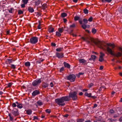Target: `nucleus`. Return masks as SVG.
Here are the masks:
<instances>
[{
    "instance_id": "56",
    "label": "nucleus",
    "mask_w": 122,
    "mask_h": 122,
    "mask_svg": "<svg viewBox=\"0 0 122 122\" xmlns=\"http://www.w3.org/2000/svg\"><path fill=\"white\" fill-rule=\"evenodd\" d=\"M91 97H92V98L93 99H95L96 98H97V97L95 96H91Z\"/></svg>"
},
{
    "instance_id": "25",
    "label": "nucleus",
    "mask_w": 122,
    "mask_h": 122,
    "mask_svg": "<svg viewBox=\"0 0 122 122\" xmlns=\"http://www.w3.org/2000/svg\"><path fill=\"white\" fill-rule=\"evenodd\" d=\"M30 63L29 62H25V65L26 67H29L30 66Z\"/></svg>"
},
{
    "instance_id": "36",
    "label": "nucleus",
    "mask_w": 122,
    "mask_h": 122,
    "mask_svg": "<svg viewBox=\"0 0 122 122\" xmlns=\"http://www.w3.org/2000/svg\"><path fill=\"white\" fill-rule=\"evenodd\" d=\"M80 18V17L78 16H75L74 18V20L75 21L79 19Z\"/></svg>"
},
{
    "instance_id": "18",
    "label": "nucleus",
    "mask_w": 122,
    "mask_h": 122,
    "mask_svg": "<svg viewBox=\"0 0 122 122\" xmlns=\"http://www.w3.org/2000/svg\"><path fill=\"white\" fill-rule=\"evenodd\" d=\"M25 111L26 112V113L28 115H31L32 112V110L30 109H29L27 110H25Z\"/></svg>"
},
{
    "instance_id": "19",
    "label": "nucleus",
    "mask_w": 122,
    "mask_h": 122,
    "mask_svg": "<svg viewBox=\"0 0 122 122\" xmlns=\"http://www.w3.org/2000/svg\"><path fill=\"white\" fill-rule=\"evenodd\" d=\"M41 1L40 0H37L35 2V5L38 6L41 3Z\"/></svg>"
},
{
    "instance_id": "30",
    "label": "nucleus",
    "mask_w": 122,
    "mask_h": 122,
    "mask_svg": "<svg viewBox=\"0 0 122 122\" xmlns=\"http://www.w3.org/2000/svg\"><path fill=\"white\" fill-rule=\"evenodd\" d=\"M97 30L94 28H93L92 29V33L94 34H95L97 32Z\"/></svg>"
},
{
    "instance_id": "9",
    "label": "nucleus",
    "mask_w": 122,
    "mask_h": 122,
    "mask_svg": "<svg viewBox=\"0 0 122 122\" xmlns=\"http://www.w3.org/2000/svg\"><path fill=\"white\" fill-rule=\"evenodd\" d=\"M100 55L99 59L98 61L100 62H102L104 61V59L103 58V57L105 55L102 52H100Z\"/></svg>"
},
{
    "instance_id": "52",
    "label": "nucleus",
    "mask_w": 122,
    "mask_h": 122,
    "mask_svg": "<svg viewBox=\"0 0 122 122\" xmlns=\"http://www.w3.org/2000/svg\"><path fill=\"white\" fill-rule=\"evenodd\" d=\"M51 46L55 47L56 46V44L55 43H54L53 42H52L51 43Z\"/></svg>"
},
{
    "instance_id": "49",
    "label": "nucleus",
    "mask_w": 122,
    "mask_h": 122,
    "mask_svg": "<svg viewBox=\"0 0 122 122\" xmlns=\"http://www.w3.org/2000/svg\"><path fill=\"white\" fill-rule=\"evenodd\" d=\"M75 27V24H73L71 25H70V28H74Z\"/></svg>"
},
{
    "instance_id": "23",
    "label": "nucleus",
    "mask_w": 122,
    "mask_h": 122,
    "mask_svg": "<svg viewBox=\"0 0 122 122\" xmlns=\"http://www.w3.org/2000/svg\"><path fill=\"white\" fill-rule=\"evenodd\" d=\"M63 48L60 47L57 48L56 49V51L57 52H61L63 51Z\"/></svg>"
},
{
    "instance_id": "34",
    "label": "nucleus",
    "mask_w": 122,
    "mask_h": 122,
    "mask_svg": "<svg viewBox=\"0 0 122 122\" xmlns=\"http://www.w3.org/2000/svg\"><path fill=\"white\" fill-rule=\"evenodd\" d=\"M83 21L84 22V24H86L88 22V20L87 19L84 18L83 19Z\"/></svg>"
},
{
    "instance_id": "54",
    "label": "nucleus",
    "mask_w": 122,
    "mask_h": 122,
    "mask_svg": "<svg viewBox=\"0 0 122 122\" xmlns=\"http://www.w3.org/2000/svg\"><path fill=\"white\" fill-rule=\"evenodd\" d=\"M120 13L122 14V7H121L119 10Z\"/></svg>"
},
{
    "instance_id": "7",
    "label": "nucleus",
    "mask_w": 122,
    "mask_h": 122,
    "mask_svg": "<svg viewBox=\"0 0 122 122\" xmlns=\"http://www.w3.org/2000/svg\"><path fill=\"white\" fill-rule=\"evenodd\" d=\"M55 56L56 57L59 59H61L64 57V54L62 52H56Z\"/></svg>"
},
{
    "instance_id": "47",
    "label": "nucleus",
    "mask_w": 122,
    "mask_h": 122,
    "mask_svg": "<svg viewBox=\"0 0 122 122\" xmlns=\"http://www.w3.org/2000/svg\"><path fill=\"white\" fill-rule=\"evenodd\" d=\"M29 0H22V1L23 3H25L27 4Z\"/></svg>"
},
{
    "instance_id": "48",
    "label": "nucleus",
    "mask_w": 122,
    "mask_h": 122,
    "mask_svg": "<svg viewBox=\"0 0 122 122\" xmlns=\"http://www.w3.org/2000/svg\"><path fill=\"white\" fill-rule=\"evenodd\" d=\"M93 18L92 17H91L89 18L88 19V21L89 22H92V21Z\"/></svg>"
},
{
    "instance_id": "10",
    "label": "nucleus",
    "mask_w": 122,
    "mask_h": 122,
    "mask_svg": "<svg viewBox=\"0 0 122 122\" xmlns=\"http://www.w3.org/2000/svg\"><path fill=\"white\" fill-rule=\"evenodd\" d=\"M79 61L80 63H82L84 65H87L88 63L86 61L83 59H79Z\"/></svg>"
},
{
    "instance_id": "50",
    "label": "nucleus",
    "mask_w": 122,
    "mask_h": 122,
    "mask_svg": "<svg viewBox=\"0 0 122 122\" xmlns=\"http://www.w3.org/2000/svg\"><path fill=\"white\" fill-rule=\"evenodd\" d=\"M33 117V120H38V118L37 116H34Z\"/></svg>"
},
{
    "instance_id": "20",
    "label": "nucleus",
    "mask_w": 122,
    "mask_h": 122,
    "mask_svg": "<svg viewBox=\"0 0 122 122\" xmlns=\"http://www.w3.org/2000/svg\"><path fill=\"white\" fill-rule=\"evenodd\" d=\"M16 103L17 104V107L20 109L22 108L23 107L22 104L21 103H18V102H16Z\"/></svg>"
},
{
    "instance_id": "59",
    "label": "nucleus",
    "mask_w": 122,
    "mask_h": 122,
    "mask_svg": "<svg viewBox=\"0 0 122 122\" xmlns=\"http://www.w3.org/2000/svg\"><path fill=\"white\" fill-rule=\"evenodd\" d=\"M63 20L64 23H66L67 22V20L65 18L63 19Z\"/></svg>"
},
{
    "instance_id": "3",
    "label": "nucleus",
    "mask_w": 122,
    "mask_h": 122,
    "mask_svg": "<svg viewBox=\"0 0 122 122\" xmlns=\"http://www.w3.org/2000/svg\"><path fill=\"white\" fill-rule=\"evenodd\" d=\"M77 93L76 92H73L70 93L69 94V96H66L68 97L69 101L71 100L70 98H71L73 101L76 100L77 99Z\"/></svg>"
},
{
    "instance_id": "57",
    "label": "nucleus",
    "mask_w": 122,
    "mask_h": 122,
    "mask_svg": "<svg viewBox=\"0 0 122 122\" xmlns=\"http://www.w3.org/2000/svg\"><path fill=\"white\" fill-rule=\"evenodd\" d=\"M103 66H100V67L99 69L100 70H102L103 69Z\"/></svg>"
},
{
    "instance_id": "2",
    "label": "nucleus",
    "mask_w": 122,
    "mask_h": 122,
    "mask_svg": "<svg viewBox=\"0 0 122 122\" xmlns=\"http://www.w3.org/2000/svg\"><path fill=\"white\" fill-rule=\"evenodd\" d=\"M69 101L68 97L66 96L62 97L60 98L56 99L55 100L56 102L59 106H63L65 104V102Z\"/></svg>"
},
{
    "instance_id": "37",
    "label": "nucleus",
    "mask_w": 122,
    "mask_h": 122,
    "mask_svg": "<svg viewBox=\"0 0 122 122\" xmlns=\"http://www.w3.org/2000/svg\"><path fill=\"white\" fill-rule=\"evenodd\" d=\"M38 105L40 106H41L42 104V102L40 101H39L37 102Z\"/></svg>"
},
{
    "instance_id": "6",
    "label": "nucleus",
    "mask_w": 122,
    "mask_h": 122,
    "mask_svg": "<svg viewBox=\"0 0 122 122\" xmlns=\"http://www.w3.org/2000/svg\"><path fill=\"white\" fill-rule=\"evenodd\" d=\"M41 78L36 79L32 82V85L33 86H37L41 83Z\"/></svg>"
},
{
    "instance_id": "64",
    "label": "nucleus",
    "mask_w": 122,
    "mask_h": 122,
    "mask_svg": "<svg viewBox=\"0 0 122 122\" xmlns=\"http://www.w3.org/2000/svg\"><path fill=\"white\" fill-rule=\"evenodd\" d=\"M119 120L120 122L122 121V116L119 119Z\"/></svg>"
},
{
    "instance_id": "60",
    "label": "nucleus",
    "mask_w": 122,
    "mask_h": 122,
    "mask_svg": "<svg viewBox=\"0 0 122 122\" xmlns=\"http://www.w3.org/2000/svg\"><path fill=\"white\" fill-rule=\"evenodd\" d=\"M50 85L51 87H52L53 86V83L52 82H51L50 83Z\"/></svg>"
},
{
    "instance_id": "27",
    "label": "nucleus",
    "mask_w": 122,
    "mask_h": 122,
    "mask_svg": "<svg viewBox=\"0 0 122 122\" xmlns=\"http://www.w3.org/2000/svg\"><path fill=\"white\" fill-rule=\"evenodd\" d=\"M67 15L66 13L64 12L61 14V16L62 17H64L67 16Z\"/></svg>"
},
{
    "instance_id": "22",
    "label": "nucleus",
    "mask_w": 122,
    "mask_h": 122,
    "mask_svg": "<svg viewBox=\"0 0 122 122\" xmlns=\"http://www.w3.org/2000/svg\"><path fill=\"white\" fill-rule=\"evenodd\" d=\"M64 30V29H63V27H61V28H59L58 29V32H59L60 33H62Z\"/></svg>"
},
{
    "instance_id": "17",
    "label": "nucleus",
    "mask_w": 122,
    "mask_h": 122,
    "mask_svg": "<svg viewBox=\"0 0 122 122\" xmlns=\"http://www.w3.org/2000/svg\"><path fill=\"white\" fill-rule=\"evenodd\" d=\"M40 7H41L42 9L44 10H45L47 8V5L46 3H44Z\"/></svg>"
},
{
    "instance_id": "32",
    "label": "nucleus",
    "mask_w": 122,
    "mask_h": 122,
    "mask_svg": "<svg viewBox=\"0 0 122 122\" xmlns=\"http://www.w3.org/2000/svg\"><path fill=\"white\" fill-rule=\"evenodd\" d=\"M38 22L39 24L37 26V28L38 29H40L41 28V21L40 20Z\"/></svg>"
},
{
    "instance_id": "31",
    "label": "nucleus",
    "mask_w": 122,
    "mask_h": 122,
    "mask_svg": "<svg viewBox=\"0 0 122 122\" xmlns=\"http://www.w3.org/2000/svg\"><path fill=\"white\" fill-rule=\"evenodd\" d=\"M8 116L9 117V119L11 121H12L13 119V117L11 116V115L10 113H9Z\"/></svg>"
},
{
    "instance_id": "35",
    "label": "nucleus",
    "mask_w": 122,
    "mask_h": 122,
    "mask_svg": "<svg viewBox=\"0 0 122 122\" xmlns=\"http://www.w3.org/2000/svg\"><path fill=\"white\" fill-rule=\"evenodd\" d=\"M86 24H84L82 25H81L82 27L84 29H85L87 27Z\"/></svg>"
},
{
    "instance_id": "13",
    "label": "nucleus",
    "mask_w": 122,
    "mask_h": 122,
    "mask_svg": "<svg viewBox=\"0 0 122 122\" xmlns=\"http://www.w3.org/2000/svg\"><path fill=\"white\" fill-rule=\"evenodd\" d=\"M63 64L64 66L65 67H66L68 68H70V65L68 63H67L66 62H64L63 63Z\"/></svg>"
},
{
    "instance_id": "28",
    "label": "nucleus",
    "mask_w": 122,
    "mask_h": 122,
    "mask_svg": "<svg viewBox=\"0 0 122 122\" xmlns=\"http://www.w3.org/2000/svg\"><path fill=\"white\" fill-rule=\"evenodd\" d=\"M103 3L105 2H106L108 3H110L111 2L112 0H101Z\"/></svg>"
},
{
    "instance_id": "16",
    "label": "nucleus",
    "mask_w": 122,
    "mask_h": 122,
    "mask_svg": "<svg viewBox=\"0 0 122 122\" xmlns=\"http://www.w3.org/2000/svg\"><path fill=\"white\" fill-rule=\"evenodd\" d=\"M27 10L29 12L31 13H32L34 11V10L33 8L31 7H28Z\"/></svg>"
},
{
    "instance_id": "12",
    "label": "nucleus",
    "mask_w": 122,
    "mask_h": 122,
    "mask_svg": "<svg viewBox=\"0 0 122 122\" xmlns=\"http://www.w3.org/2000/svg\"><path fill=\"white\" fill-rule=\"evenodd\" d=\"M13 60L12 59H8L5 61V63L7 64H10L12 63Z\"/></svg>"
},
{
    "instance_id": "14",
    "label": "nucleus",
    "mask_w": 122,
    "mask_h": 122,
    "mask_svg": "<svg viewBox=\"0 0 122 122\" xmlns=\"http://www.w3.org/2000/svg\"><path fill=\"white\" fill-rule=\"evenodd\" d=\"M54 28L51 26H49L48 28V31L50 33H52L54 31Z\"/></svg>"
},
{
    "instance_id": "42",
    "label": "nucleus",
    "mask_w": 122,
    "mask_h": 122,
    "mask_svg": "<svg viewBox=\"0 0 122 122\" xmlns=\"http://www.w3.org/2000/svg\"><path fill=\"white\" fill-rule=\"evenodd\" d=\"M11 68L14 69H15L16 67L15 65L13 64H11Z\"/></svg>"
},
{
    "instance_id": "5",
    "label": "nucleus",
    "mask_w": 122,
    "mask_h": 122,
    "mask_svg": "<svg viewBox=\"0 0 122 122\" xmlns=\"http://www.w3.org/2000/svg\"><path fill=\"white\" fill-rule=\"evenodd\" d=\"M38 40V38L36 36H33L30 39L29 42L31 44H35L37 43Z\"/></svg>"
},
{
    "instance_id": "39",
    "label": "nucleus",
    "mask_w": 122,
    "mask_h": 122,
    "mask_svg": "<svg viewBox=\"0 0 122 122\" xmlns=\"http://www.w3.org/2000/svg\"><path fill=\"white\" fill-rule=\"evenodd\" d=\"M45 111L47 113H48L49 114L51 112V110L48 109H46L45 110Z\"/></svg>"
},
{
    "instance_id": "44",
    "label": "nucleus",
    "mask_w": 122,
    "mask_h": 122,
    "mask_svg": "<svg viewBox=\"0 0 122 122\" xmlns=\"http://www.w3.org/2000/svg\"><path fill=\"white\" fill-rule=\"evenodd\" d=\"M16 102L15 103H13L12 104V107H16L17 106L16 105Z\"/></svg>"
},
{
    "instance_id": "55",
    "label": "nucleus",
    "mask_w": 122,
    "mask_h": 122,
    "mask_svg": "<svg viewBox=\"0 0 122 122\" xmlns=\"http://www.w3.org/2000/svg\"><path fill=\"white\" fill-rule=\"evenodd\" d=\"M84 74V73L79 72V76H78V77H79V76L80 75H83Z\"/></svg>"
},
{
    "instance_id": "41",
    "label": "nucleus",
    "mask_w": 122,
    "mask_h": 122,
    "mask_svg": "<svg viewBox=\"0 0 122 122\" xmlns=\"http://www.w3.org/2000/svg\"><path fill=\"white\" fill-rule=\"evenodd\" d=\"M27 4L25 3H23V4H22L21 5V8H24L25 7V5L26 4Z\"/></svg>"
},
{
    "instance_id": "4",
    "label": "nucleus",
    "mask_w": 122,
    "mask_h": 122,
    "mask_svg": "<svg viewBox=\"0 0 122 122\" xmlns=\"http://www.w3.org/2000/svg\"><path fill=\"white\" fill-rule=\"evenodd\" d=\"M67 80L70 81L71 82H74L75 80L76 76L74 74H71L67 76Z\"/></svg>"
},
{
    "instance_id": "8",
    "label": "nucleus",
    "mask_w": 122,
    "mask_h": 122,
    "mask_svg": "<svg viewBox=\"0 0 122 122\" xmlns=\"http://www.w3.org/2000/svg\"><path fill=\"white\" fill-rule=\"evenodd\" d=\"M12 113L15 117L19 115L18 110L17 109H15L13 110L12 111Z\"/></svg>"
},
{
    "instance_id": "43",
    "label": "nucleus",
    "mask_w": 122,
    "mask_h": 122,
    "mask_svg": "<svg viewBox=\"0 0 122 122\" xmlns=\"http://www.w3.org/2000/svg\"><path fill=\"white\" fill-rule=\"evenodd\" d=\"M12 84V82L9 83L7 84V87H11Z\"/></svg>"
},
{
    "instance_id": "15",
    "label": "nucleus",
    "mask_w": 122,
    "mask_h": 122,
    "mask_svg": "<svg viewBox=\"0 0 122 122\" xmlns=\"http://www.w3.org/2000/svg\"><path fill=\"white\" fill-rule=\"evenodd\" d=\"M48 86L49 84L48 83H45L44 82H43L42 85V86L43 87L45 88L48 87Z\"/></svg>"
},
{
    "instance_id": "24",
    "label": "nucleus",
    "mask_w": 122,
    "mask_h": 122,
    "mask_svg": "<svg viewBox=\"0 0 122 122\" xmlns=\"http://www.w3.org/2000/svg\"><path fill=\"white\" fill-rule=\"evenodd\" d=\"M92 93H90L89 94L87 92H85V95L86 96H87L88 97H91Z\"/></svg>"
},
{
    "instance_id": "1",
    "label": "nucleus",
    "mask_w": 122,
    "mask_h": 122,
    "mask_svg": "<svg viewBox=\"0 0 122 122\" xmlns=\"http://www.w3.org/2000/svg\"><path fill=\"white\" fill-rule=\"evenodd\" d=\"M92 41L100 48L102 49H104V48L106 47L107 46L111 47L112 49L109 47H107V50L108 52L112 55L118 57L121 56L122 55V53L119 52H118L116 54L114 53V51L112 50H113L115 47V45L114 44L111 43L105 44L103 42L99 41H96L94 40H92Z\"/></svg>"
},
{
    "instance_id": "29",
    "label": "nucleus",
    "mask_w": 122,
    "mask_h": 122,
    "mask_svg": "<svg viewBox=\"0 0 122 122\" xmlns=\"http://www.w3.org/2000/svg\"><path fill=\"white\" fill-rule=\"evenodd\" d=\"M56 36L60 37L61 36V34L59 32L56 31Z\"/></svg>"
},
{
    "instance_id": "51",
    "label": "nucleus",
    "mask_w": 122,
    "mask_h": 122,
    "mask_svg": "<svg viewBox=\"0 0 122 122\" xmlns=\"http://www.w3.org/2000/svg\"><path fill=\"white\" fill-rule=\"evenodd\" d=\"M12 10H13V8H10V9L9 10V12L10 13H13Z\"/></svg>"
},
{
    "instance_id": "26",
    "label": "nucleus",
    "mask_w": 122,
    "mask_h": 122,
    "mask_svg": "<svg viewBox=\"0 0 122 122\" xmlns=\"http://www.w3.org/2000/svg\"><path fill=\"white\" fill-rule=\"evenodd\" d=\"M84 120V119H78L77 120L76 122H83Z\"/></svg>"
},
{
    "instance_id": "11",
    "label": "nucleus",
    "mask_w": 122,
    "mask_h": 122,
    "mask_svg": "<svg viewBox=\"0 0 122 122\" xmlns=\"http://www.w3.org/2000/svg\"><path fill=\"white\" fill-rule=\"evenodd\" d=\"M40 93V92L39 91L36 90L33 92L32 93V95L33 96H35L39 94Z\"/></svg>"
},
{
    "instance_id": "63",
    "label": "nucleus",
    "mask_w": 122,
    "mask_h": 122,
    "mask_svg": "<svg viewBox=\"0 0 122 122\" xmlns=\"http://www.w3.org/2000/svg\"><path fill=\"white\" fill-rule=\"evenodd\" d=\"M119 50L121 51L122 52V48L120 47H119L118 48Z\"/></svg>"
},
{
    "instance_id": "46",
    "label": "nucleus",
    "mask_w": 122,
    "mask_h": 122,
    "mask_svg": "<svg viewBox=\"0 0 122 122\" xmlns=\"http://www.w3.org/2000/svg\"><path fill=\"white\" fill-rule=\"evenodd\" d=\"M93 84L92 83H90L88 84V87L89 88H90L92 87L93 86Z\"/></svg>"
},
{
    "instance_id": "45",
    "label": "nucleus",
    "mask_w": 122,
    "mask_h": 122,
    "mask_svg": "<svg viewBox=\"0 0 122 122\" xmlns=\"http://www.w3.org/2000/svg\"><path fill=\"white\" fill-rule=\"evenodd\" d=\"M64 69V67H63L61 68L60 70V72H61L62 71H63Z\"/></svg>"
},
{
    "instance_id": "62",
    "label": "nucleus",
    "mask_w": 122,
    "mask_h": 122,
    "mask_svg": "<svg viewBox=\"0 0 122 122\" xmlns=\"http://www.w3.org/2000/svg\"><path fill=\"white\" fill-rule=\"evenodd\" d=\"M69 116L68 114H66L64 115V117H67Z\"/></svg>"
},
{
    "instance_id": "58",
    "label": "nucleus",
    "mask_w": 122,
    "mask_h": 122,
    "mask_svg": "<svg viewBox=\"0 0 122 122\" xmlns=\"http://www.w3.org/2000/svg\"><path fill=\"white\" fill-rule=\"evenodd\" d=\"M108 120H110V121H115V120L112 118H109V119H108Z\"/></svg>"
},
{
    "instance_id": "38",
    "label": "nucleus",
    "mask_w": 122,
    "mask_h": 122,
    "mask_svg": "<svg viewBox=\"0 0 122 122\" xmlns=\"http://www.w3.org/2000/svg\"><path fill=\"white\" fill-rule=\"evenodd\" d=\"M85 14H87L88 13V10L86 9H85L83 10Z\"/></svg>"
},
{
    "instance_id": "61",
    "label": "nucleus",
    "mask_w": 122,
    "mask_h": 122,
    "mask_svg": "<svg viewBox=\"0 0 122 122\" xmlns=\"http://www.w3.org/2000/svg\"><path fill=\"white\" fill-rule=\"evenodd\" d=\"M79 22L80 24H83L82 21L80 20H79Z\"/></svg>"
},
{
    "instance_id": "53",
    "label": "nucleus",
    "mask_w": 122,
    "mask_h": 122,
    "mask_svg": "<svg viewBox=\"0 0 122 122\" xmlns=\"http://www.w3.org/2000/svg\"><path fill=\"white\" fill-rule=\"evenodd\" d=\"M110 112L111 113H114V111L112 109H110Z\"/></svg>"
},
{
    "instance_id": "33",
    "label": "nucleus",
    "mask_w": 122,
    "mask_h": 122,
    "mask_svg": "<svg viewBox=\"0 0 122 122\" xmlns=\"http://www.w3.org/2000/svg\"><path fill=\"white\" fill-rule=\"evenodd\" d=\"M23 11L21 10H19L18 11V14L20 15L23 14Z\"/></svg>"
},
{
    "instance_id": "40",
    "label": "nucleus",
    "mask_w": 122,
    "mask_h": 122,
    "mask_svg": "<svg viewBox=\"0 0 122 122\" xmlns=\"http://www.w3.org/2000/svg\"><path fill=\"white\" fill-rule=\"evenodd\" d=\"M44 60L42 59V60H38L36 61V62L39 64H40L41 62L43 61H44Z\"/></svg>"
},
{
    "instance_id": "21",
    "label": "nucleus",
    "mask_w": 122,
    "mask_h": 122,
    "mask_svg": "<svg viewBox=\"0 0 122 122\" xmlns=\"http://www.w3.org/2000/svg\"><path fill=\"white\" fill-rule=\"evenodd\" d=\"M96 57L94 55H92L91 56V58L89 59V60L90 61L92 60L94 61L95 60Z\"/></svg>"
}]
</instances>
